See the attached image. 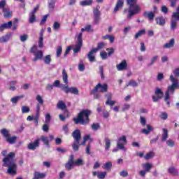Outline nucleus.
I'll list each match as a JSON object with an SVG mask.
<instances>
[{
    "instance_id": "obj_17",
    "label": "nucleus",
    "mask_w": 179,
    "mask_h": 179,
    "mask_svg": "<svg viewBox=\"0 0 179 179\" xmlns=\"http://www.w3.org/2000/svg\"><path fill=\"white\" fill-rule=\"evenodd\" d=\"M94 12V22L95 24H99V22L100 21V15L101 13H100V10H99V8H95L93 10Z\"/></svg>"
},
{
    "instance_id": "obj_57",
    "label": "nucleus",
    "mask_w": 179,
    "mask_h": 179,
    "mask_svg": "<svg viewBox=\"0 0 179 179\" xmlns=\"http://www.w3.org/2000/svg\"><path fill=\"white\" fill-rule=\"evenodd\" d=\"M106 176H107V172H99L98 173V178L104 179L106 178Z\"/></svg>"
},
{
    "instance_id": "obj_23",
    "label": "nucleus",
    "mask_w": 179,
    "mask_h": 179,
    "mask_svg": "<svg viewBox=\"0 0 179 179\" xmlns=\"http://www.w3.org/2000/svg\"><path fill=\"white\" fill-rule=\"evenodd\" d=\"M162 131L163 134H162L161 141L166 142L169 138V130L167 129L163 128Z\"/></svg>"
},
{
    "instance_id": "obj_24",
    "label": "nucleus",
    "mask_w": 179,
    "mask_h": 179,
    "mask_svg": "<svg viewBox=\"0 0 179 179\" xmlns=\"http://www.w3.org/2000/svg\"><path fill=\"white\" fill-rule=\"evenodd\" d=\"M3 17L6 19H10V17H12V10H9V8H6V10H3Z\"/></svg>"
},
{
    "instance_id": "obj_61",
    "label": "nucleus",
    "mask_w": 179,
    "mask_h": 179,
    "mask_svg": "<svg viewBox=\"0 0 179 179\" xmlns=\"http://www.w3.org/2000/svg\"><path fill=\"white\" fill-rule=\"evenodd\" d=\"M116 101H113V100H110V101H106V106H110V107H113V106H114L115 104Z\"/></svg>"
},
{
    "instance_id": "obj_40",
    "label": "nucleus",
    "mask_w": 179,
    "mask_h": 179,
    "mask_svg": "<svg viewBox=\"0 0 179 179\" xmlns=\"http://www.w3.org/2000/svg\"><path fill=\"white\" fill-rule=\"evenodd\" d=\"M48 8L50 10H54L55 8V0H49Z\"/></svg>"
},
{
    "instance_id": "obj_25",
    "label": "nucleus",
    "mask_w": 179,
    "mask_h": 179,
    "mask_svg": "<svg viewBox=\"0 0 179 179\" xmlns=\"http://www.w3.org/2000/svg\"><path fill=\"white\" fill-rule=\"evenodd\" d=\"M155 22L159 26H164L166 24V19L163 17H157L155 18Z\"/></svg>"
},
{
    "instance_id": "obj_30",
    "label": "nucleus",
    "mask_w": 179,
    "mask_h": 179,
    "mask_svg": "<svg viewBox=\"0 0 179 179\" xmlns=\"http://www.w3.org/2000/svg\"><path fill=\"white\" fill-rule=\"evenodd\" d=\"M90 141V142H93V139H92L91 138H90V135H85V136H84V138H83V142H81L80 144H79V145L80 146H81V145H83V146H85V145H86V141Z\"/></svg>"
},
{
    "instance_id": "obj_13",
    "label": "nucleus",
    "mask_w": 179,
    "mask_h": 179,
    "mask_svg": "<svg viewBox=\"0 0 179 179\" xmlns=\"http://www.w3.org/2000/svg\"><path fill=\"white\" fill-rule=\"evenodd\" d=\"M127 137L125 136H122V137H120L117 140V149H120V150H127V148H125L124 145H127Z\"/></svg>"
},
{
    "instance_id": "obj_22",
    "label": "nucleus",
    "mask_w": 179,
    "mask_h": 179,
    "mask_svg": "<svg viewBox=\"0 0 179 179\" xmlns=\"http://www.w3.org/2000/svg\"><path fill=\"white\" fill-rule=\"evenodd\" d=\"M122 6H124V0H118L113 10L114 13H117Z\"/></svg>"
},
{
    "instance_id": "obj_21",
    "label": "nucleus",
    "mask_w": 179,
    "mask_h": 179,
    "mask_svg": "<svg viewBox=\"0 0 179 179\" xmlns=\"http://www.w3.org/2000/svg\"><path fill=\"white\" fill-rule=\"evenodd\" d=\"M10 37H12L10 34H7L5 36L0 37V44L8 43V41L10 40Z\"/></svg>"
},
{
    "instance_id": "obj_14",
    "label": "nucleus",
    "mask_w": 179,
    "mask_h": 179,
    "mask_svg": "<svg viewBox=\"0 0 179 179\" xmlns=\"http://www.w3.org/2000/svg\"><path fill=\"white\" fill-rule=\"evenodd\" d=\"M40 138H38L35 140L34 142L29 143L27 145V148L29 150H36V149H37V148L40 146Z\"/></svg>"
},
{
    "instance_id": "obj_45",
    "label": "nucleus",
    "mask_w": 179,
    "mask_h": 179,
    "mask_svg": "<svg viewBox=\"0 0 179 179\" xmlns=\"http://www.w3.org/2000/svg\"><path fill=\"white\" fill-rule=\"evenodd\" d=\"M127 86H132L133 87H137V86H138V84L134 80H130Z\"/></svg>"
},
{
    "instance_id": "obj_38",
    "label": "nucleus",
    "mask_w": 179,
    "mask_h": 179,
    "mask_svg": "<svg viewBox=\"0 0 179 179\" xmlns=\"http://www.w3.org/2000/svg\"><path fill=\"white\" fill-rule=\"evenodd\" d=\"M145 33H146V30L145 29H141L140 31H138L134 36V38L136 40H138V38H139V37H141V36H143L145 34Z\"/></svg>"
},
{
    "instance_id": "obj_42",
    "label": "nucleus",
    "mask_w": 179,
    "mask_h": 179,
    "mask_svg": "<svg viewBox=\"0 0 179 179\" xmlns=\"http://www.w3.org/2000/svg\"><path fill=\"white\" fill-rule=\"evenodd\" d=\"M152 157H155V152H153V151H150L144 156L145 160H150Z\"/></svg>"
},
{
    "instance_id": "obj_58",
    "label": "nucleus",
    "mask_w": 179,
    "mask_h": 179,
    "mask_svg": "<svg viewBox=\"0 0 179 179\" xmlns=\"http://www.w3.org/2000/svg\"><path fill=\"white\" fill-rule=\"evenodd\" d=\"M166 145L168 146H169V148H173V146H174V145H176V143L174 142V141L169 139V140L166 141Z\"/></svg>"
},
{
    "instance_id": "obj_59",
    "label": "nucleus",
    "mask_w": 179,
    "mask_h": 179,
    "mask_svg": "<svg viewBox=\"0 0 179 179\" xmlns=\"http://www.w3.org/2000/svg\"><path fill=\"white\" fill-rule=\"evenodd\" d=\"M173 73L175 77H173L175 79L176 78H179V68L177 67L173 71Z\"/></svg>"
},
{
    "instance_id": "obj_27",
    "label": "nucleus",
    "mask_w": 179,
    "mask_h": 179,
    "mask_svg": "<svg viewBox=\"0 0 179 179\" xmlns=\"http://www.w3.org/2000/svg\"><path fill=\"white\" fill-rule=\"evenodd\" d=\"M174 44H176V41L174 38H171L169 43H166L164 45V48H172V47H174Z\"/></svg>"
},
{
    "instance_id": "obj_32",
    "label": "nucleus",
    "mask_w": 179,
    "mask_h": 179,
    "mask_svg": "<svg viewBox=\"0 0 179 179\" xmlns=\"http://www.w3.org/2000/svg\"><path fill=\"white\" fill-rule=\"evenodd\" d=\"M57 108L59 110H65V108H66V104H65L64 101L60 100L57 103Z\"/></svg>"
},
{
    "instance_id": "obj_56",
    "label": "nucleus",
    "mask_w": 179,
    "mask_h": 179,
    "mask_svg": "<svg viewBox=\"0 0 179 179\" xmlns=\"http://www.w3.org/2000/svg\"><path fill=\"white\" fill-rule=\"evenodd\" d=\"M158 57L157 56H154L152 59H151V62L150 64H148V66H152V65H153L155 64V62H156V61H157L158 59Z\"/></svg>"
},
{
    "instance_id": "obj_48",
    "label": "nucleus",
    "mask_w": 179,
    "mask_h": 179,
    "mask_svg": "<svg viewBox=\"0 0 179 179\" xmlns=\"http://www.w3.org/2000/svg\"><path fill=\"white\" fill-rule=\"evenodd\" d=\"M6 0H1L0 1V9H2V10H6L7 8L6 7Z\"/></svg>"
},
{
    "instance_id": "obj_4",
    "label": "nucleus",
    "mask_w": 179,
    "mask_h": 179,
    "mask_svg": "<svg viewBox=\"0 0 179 179\" xmlns=\"http://www.w3.org/2000/svg\"><path fill=\"white\" fill-rule=\"evenodd\" d=\"M92 114V111L90 110H83L77 115V117H74L73 121L78 125V124H81V125H87L90 122V119L89 117Z\"/></svg>"
},
{
    "instance_id": "obj_31",
    "label": "nucleus",
    "mask_w": 179,
    "mask_h": 179,
    "mask_svg": "<svg viewBox=\"0 0 179 179\" xmlns=\"http://www.w3.org/2000/svg\"><path fill=\"white\" fill-rule=\"evenodd\" d=\"M41 141H42V142H43V143H44V145H45V146H48V148H50V140L48 139V137H47L45 136H41Z\"/></svg>"
},
{
    "instance_id": "obj_47",
    "label": "nucleus",
    "mask_w": 179,
    "mask_h": 179,
    "mask_svg": "<svg viewBox=\"0 0 179 179\" xmlns=\"http://www.w3.org/2000/svg\"><path fill=\"white\" fill-rule=\"evenodd\" d=\"M21 111L22 114H27V113H30V108L29 106H23Z\"/></svg>"
},
{
    "instance_id": "obj_62",
    "label": "nucleus",
    "mask_w": 179,
    "mask_h": 179,
    "mask_svg": "<svg viewBox=\"0 0 179 179\" xmlns=\"http://www.w3.org/2000/svg\"><path fill=\"white\" fill-rule=\"evenodd\" d=\"M48 17V15H45L43 17V18H42V20H41V22H40V25H41V26L43 25V24H44V23H45V22H47Z\"/></svg>"
},
{
    "instance_id": "obj_8",
    "label": "nucleus",
    "mask_w": 179,
    "mask_h": 179,
    "mask_svg": "<svg viewBox=\"0 0 179 179\" xmlns=\"http://www.w3.org/2000/svg\"><path fill=\"white\" fill-rule=\"evenodd\" d=\"M29 52L34 55V57L32 59L33 62H36V61H41V59H43L44 53L43 52V50H37V46L36 45H34L31 48Z\"/></svg>"
},
{
    "instance_id": "obj_2",
    "label": "nucleus",
    "mask_w": 179,
    "mask_h": 179,
    "mask_svg": "<svg viewBox=\"0 0 179 179\" xmlns=\"http://www.w3.org/2000/svg\"><path fill=\"white\" fill-rule=\"evenodd\" d=\"M127 4L128 5V8H124L123 10V13L127 14V19L128 20H131L133 16L135 15H138L139 12H141V7L136 4L137 0H126Z\"/></svg>"
},
{
    "instance_id": "obj_49",
    "label": "nucleus",
    "mask_w": 179,
    "mask_h": 179,
    "mask_svg": "<svg viewBox=\"0 0 179 179\" xmlns=\"http://www.w3.org/2000/svg\"><path fill=\"white\" fill-rule=\"evenodd\" d=\"M99 73L101 79L104 80L106 77H104V67L103 66H99Z\"/></svg>"
},
{
    "instance_id": "obj_26",
    "label": "nucleus",
    "mask_w": 179,
    "mask_h": 179,
    "mask_svg": "<svg viewBox=\"0 0 179 179\" xmlns=\"http://www.w3.org/2000/svg\"><path fill=\"white\" fill-rule=\"evenodd\" d=\"M153 131V127L150 124H147V129H143L141 130V134H144L145 135H149L150 132Z\"/></svg>"
},
{
    "instance_id": "obj_7",
    "label": "nucleus",
    "mask_w": 179,
    "mask_h": 179,
    "mask_svg": "<svg viewBox=\"0 0 179 179\" xmlns=\"http://www.w3.org/2000/svg\"><path fill=\"white\" fill-rule=\"evenodd\" d=\"M72 136L75 140L74 143L72 145V148L74 152H78L79 150V145H80V141L82 139V135L80 134V129H76L72 133Z\"/></svg>"
},
{
    "instance_id": "obj_53",
    "label": "nucleus",
    "mask_w": 179,
    "mask_h": 179,
    "mask_svg": "<svg viewBox=\"0 0 179 179\" xmlns=\"http://www.w3.org/2000/svg\"><path fill=\"white\" fill-rule=\"evenodd\" d=\"M34 118H40V105L38 103L36 106V113L35 117H34Z\"/></svg>"
},
{
    "instance_id": "obj_3",
    "label": "nucleus",
    "mask_w": 179,
    "mask_h": 179,
    "mask_svg": "<svg viewBox=\"0 0 179 179\" xmlns=\"http://www.w3.org/2000/svg\"><path fill=\"white\" fill-rule=\"evenodd\" d=\"M169 79L172 84L169 85L165 92V97H164V101H166L167 106H170V102L169 100H170V93L172 94H174L176 90L177 89H179V80L177 78H174V76L171 75L169 77Z\"/></svg>"
},
{
    "instance_id": "obj_11",
    "label": "nucleus",
    "mask_w": 179,
    "mask_h": 179,
    "mask_svg": "<svg viewBox=\"0 0 179 179\" xmlns=\"http://www.w3.org/2000/svg\"><path fill=\"white\" fill-rule=\"evenodd\" d=\"M155 94V96H152V101H154V103H157L159 100H162L163 99V96H164V92H163V90H162V89L156 87Z\"/></svg>"
},
{
    "instance_id": "obj_46",
    "label": "nucleus",
    "mask_w": 179,
    "mask_h": 179,
    "mask_svg": "<svg viewBox=\"0 0 179 179\" xmlns=\"http://www.w3.org/2000/svg\"><path fill=\"white\" fill-rule=\"evenodd\" d=\"M61 54H62V46H58L56 50L57 58H59V57H61Z\"/></svg>"
},
{
    "instance_id": "obj_5",
    "label": "nucleus",
    "mask_w": 179,
    "mask_h": 179,
    "mask_svg": "<svg viewBox=\"0 0 179 179\" xmlns=\"http://www.w3.org/2000/svg\"><path fill=\"white\" fill-rule=\"evenodd\" d=\"M62 79L64 83L66 85L62 87V92H64L66 94H69V93L76 95L79 94V90H78L76 87H69V86H68V73H66V71L65 69L62 70Z\"/></svg>"
},
{
    "instance_id": "obj_36",
    "label": "nucleus",
    "mask_w": 179,
    "mask_h": 179,
    "mask_svg": "<svg viewBox=\"0 0 179 179\" xmlns=\"http://www.w3.org/2000/svg\"><path fill=\"white\" fill-rule=\"evenodd\" d=\"M143 167L145 169L144 171H145L147 173L150 171V170L152 169V164L149 162L145 163L142 164Z\"/></svg>"
},
{
    "instance_id": "obj_60",
    "label": "nucleus",
    "mask_w": 179,
    "mask_h": 179,
    "mask_svg": "<svg viewBox=\"0 0 179 179\" xmlns=\"http://www.w3.org/2000/svg\"><path fill=\"white\" fill-rule=\"evenodd\" d=\"M159 117H160V118H161L162 120H167L169 115H167V113H166V112H162V113L160 114Z\"/></svg>"
},
{
    "instance_id": "obj_15",
    "label": "nucleus",
    "mask_w": 179,
    "mask_h": 179,
    "mask_svg": "<svg viewBox=\"0 0 179 179\" xmlns=\"http://www.w3.org/2000/svg\"><path fill=\"white\" fill-rule=\"evenodd\" d=\"M143 16L145 17V19H148L150 22H153L155 20V12L153 11H145L143 13Z\"/></svg>"
},
{
    "instance_id": "obj_52",
    "label": "nucleus",
    "mask_w": 179,
    "mask_h": 179,
    "mask_svg": "<svg viewBox=\"0 0 179 179\" xmlns=\"http://www.w3.org/2000/svg\"><path fill=\"white\" fill-rule=\"evenodd\" d=\"M98 92H93V89L90 91V94L94 95V99H100V94L97 93Z\"/></svg>"
},
{
    "instance_id": "obj_12",
    "label": "nucleus",
    "mask_w": 179,
    "mask_h": 179,
    "mask_svg": "<svg viewBox=\"0 0 179 179\" xmlns=\"http://www.w3.org/2000/svg\"><path fill=\"white\" fill-rule=\"evenodd\" d=\"M83 36V34L82 32H80L78 36L77 44L73 48V52L75 53L79 52V51H80V49L82 48V45H83V40L82 39Z\"/></svg>"
},
{
    "instance_id": "obj_63",
    "label": "nucleus",
    "mask_w": 179,
    "mask_h": 179,
    "mask_svg": "<svg viewBox=\"0 0 179 179\" xmlns=\"http://www.w3.org/2000/svg\"><path fill=\"white\" fill-rule=\"evenodd\" d=\"M50 121H51V115L50 113H47L45 115V124H49Z\"/></svg>"
},
{
    "instance_id": "obj_43",
    "label": "nucleus",
    "mask_w": 179,
    "mask_h": 179,
    "mask_svg": "<svg viewBox=\"0 0 179 179\" xmlns=\"http://www.w3.org/2000/svg\"><path fill=\"white\" fill-rule=\"evenodd\" d=\"M23 97H24V95H20L13 97L11 98V102H13L14 104H16V103H17V101H19L20 99H23Z\"/></svg>"
},
{
    "instance_id": "obj_28",
    "label": "nucleus",
    "mask_w": 179,
    "mask_h": 179,
    "mask_svg": "<svg viewBox=\"0 0 179 179\" xmlns=\"http://www.w3.org/2000/svg\"><path fill=\"white\" fill-rule=\"evenodd\" d=\"M105 142V150H109L110 148H111V140L108 138V137H106L104 138Z\"/></svg>"
},
{
    "instance_id": "obj_51",
    "label": "nucleus",
    "mask_w": 179,
    "mask_h": 179,
    "mask_svg": "<svg viewBox=\"0 0 179 179\" xmlns=\"http://www.w3.org/2000/svg\"><path fill=\"white\" fill-rule=\"evenodd\" d=\"M91 128L93 131H97L100 129V124L99 123H94L92 124Z\"/></svg>"
},
{
    "instance_id": "obj_9",
    "label": "nucleus",
    "mask_w": 179,
    "mask_h": 179,
    "mask_svg": "<svg viewBox=\"0 0 179 179\" xmlns=\"http://www.w3.org/2000/svg\"><path fill=\"white\" fill-rule=\"evenodd\" d=\"M179 21V7L177 8V12H174L172 14V18L171 20V29L176 30L177 29V23Z\"/></svg>"
},
{
    "instance_id": "obj_1",
    "label": "nucleus",
    "mask_w": 179,
    "mask_h": 179,
    "mask_svg": "<svg viewBox=\"0 0 179 179\" xmlns=\"http://www.w3.org/2000/svg\"><path fill=\"white\" fill-rule=\"evenodd\" d=\"M1 155L4 157L6 156L3 159V162H4L3 166L8 168L7 173L11 176H16V168L17 167V165H16V163L15 162V152H11L8 154V150H3L1 152Z\"/></svg>"
},
{
    "instance_id": "obj_50",
    "label": "nucleus",
    "mask_w": 179,
    "mask_h": 179,
    "mask_svg": "<svg viewBox=\"0 0 179 179\" xmlns=\"http://www.w3.org/2000/svg\"><path fill=\"white\" fill-rule=\"evenodd\" d=\"M112 167L113 164L110 162H108L103 165V169H105V170H110Z\"/></svg>"
},
{
    "instance_id": "obj_41",
    "label": "nucleus",
    "mask_w": 179,
    "mask_h": 179,
    "mask_svg": "<svg viewBox=\"0 0 179 179\" xmlns=\"http://www.w3.org/2000/svg\"><path fill=\"white\" fill-rule=\"evenodd\" d=\"M34 177H35V178H45V173H41L40 172H37V171H35L34 173Z\"/></svg>"
},
{
    "instance_id": "obj_54",
    "label": "nucleus",
    "mask_w": 179,
    "mask_h": 179,
    "mask_svg": "<svg viewBox=\"0 0 179 179\" xmlns=\"http://www.w3.org/2000/svg\"><path fill=\"white\" fill-rule=\"evenodd\" d=\"M36 100H37V101L38 102L39 104H41V106H43V104H44V100H43V98L41 97V95H37Z\"/></svg>"
},
{
    "instance_id": "obj_10",
    "label": "nucleus",
    "mask_w": 179,
    "mask_h": 179,
    "mask_svg": "<svg viewBox=\"0 0 179 179\" xmlns=\"http://www.w3.org/2000/svg\"><path fill=\"white\" fill-rule=\"evenodd\" d=\"M93 92L107 93L108 92V85L107 83L101 84L99 83L93 89Z\"/></svg>"
},
{
    "instance_id": "obj_39",
    "label": "nucleus",
    "mask_w": 179,
    "mask_h": 179,
    "mask_svg": "<svg viewBox=\"0 0 179 179\" xmlns=\"http://www.w3.org/2000/svg\"><path fill=\"white\" fill-rule=\"evenodd\" d=\"M16 139H17V137L16 136H14L13 137H10V136L9 137H8L6 138V141H7V142H8V143L13 145V143H15Z\"/></svg>"
},
{
    "instance_id": "obj_19",
    "label": "nucleus",
    "mask_w": 179,
    "mask_h": 179,
    "mask_svg": "<svg viewBox=\"0 0 179 179\" xmlns=\"http://www.w3.org/2000/svg\"><path fill=\"white\" fill-rule=\"evenodd\" d=\"M117 71H125L128 68L127 60H122L119 64L116 66Z\"/></svg>"
},
{
    "instance_id": "obj_16",
    "label": "nucleus",
    "mask_w": 179,
    "mask_h": 179,
    "mask_svg": "<svg viewBox=\"0 0 179 179\" xmlns=\"http://www.w3.org/2000/svg\"><path fill=\"white\" fill-rule=\"evenodd\" d=\"M97 52V49L94 50L93 48L88 52L87 58L90 62H96V56L94 54Z\"/></svg>"
},
{
    "instance_id": "obj_20",
    "label": "nucleus",
    "mask_w": 179,
    "mask_h": 179,
    "mask_svg": "<svg viewBox=\"0 0 179 179\" xmlns=\"http://www.w3.org/2000/svg\"><path fill=\"white\" fill-rule=\"evenodd\" d=\"M12 21H9L8 22L3 23L0 26V31L1 33H2V31H3V30H6L9 29H12Z\"/></svg>"
},
{
    "instance_id": "obj_34",
    "label": "nucleus",
    "mask_w": 179,
    "mask_h": 179,
    "mask_svg": "<svg viewBox=\"0 0 179 179\" xmlns=\"http://www.w3.org/2000/svg\"><path fill=\"white\" fill-rule=\"evenodd\" d=\"M168 171L170 174H172V176H178V171H177L174 166L169 168Z\"/></svg>"
},
{
    "instance_id": "obj_18",
    "label": "nucleus",
    "mask_w": 179,
    "mask_h": 179,
    "mask_svg": "<svg viewBox=\"0 0 179 179\" xmlns=\"http://www.w3.org/2000/svg\"><path fill=\"white\" fill-rule=\"evenodd\" d=\"M39 39L38 41L39 48L44 47V29H41L39 34Z\"/></svg>"
},
{
    "instance_id": "obj_64",
    "label": "nucleus",
    "mask_w": 179,
    "mask_h": 179,
    "mask_svg": "<svg viewBox=\"0 0 179 179\" xmlns=\"http://www.w3.org/2000/svg\"><path fill=\"white\" fill-rule=\"evenodd\" d=\"M27 38H29V36L27 34H24L20 36V41L24 43V41H26Z\"/></svg>"
},
{
    "instance_id": "obj_6",
    "label": "nucleus",
    "mask_w": 179,
    "mask_h": 179,
    "mask_svg": "<svg viewBox=\"0 0 179 179\" xmlns=\"http://www.w3.org/2000/svg\"><path fill=\"white\" fill-rule=\"evenodd\" d=\"M84 164H85V161H83L82 158H79L75 161V155H70L67 163L65 164V169L68 171H71V169H73L74 166L80 167V166H83Z\"/></svg>"
},
{
    "instance_id": "obj_33",
    "label": "nucleus",
    "mask_w": 179,
    "mask_h": 179,
    "mask_svg": "<svg viewBox=\"0 0 179 179\" xmlns=\"http://www.w3.org/2000/svg\"><path fill=\"white\" fill-rule=\"evenodd\" d=\"M51 61H52L51 59V55H47L43 57V62L46 65H50V64H51Z\"/></svg>"
},
{
    "instance_id": "obj_37",
    "label": "nucleus",
    "mask_w": 179,
    "mask_h": 179,
    "mask_svg": "<svg viewBox=\"0 0 179 179\" xmlns=\"http://www.w3.org/2000/svg\"><path fill=\"white\" fill-rule=\"evenodd\" d=\"M36 22H37L36 14H32L31 13H29V22L33 24Z\"/></svg>"
},
{
    "instance_id": "obj_55",
    "label": "nucleus",
    "mask_w": 179,
    "mask_h": 179,
    "mask_svg": "<svg viewBox=\"0 0 179 179\" xmlns=\"http://www.w3.org/2000/svg\"><path fill=\"white\" fill-rule=\"evenodd\" d=\"M61 27V24L58 22H55L53 24V29L55 31L59 30V28Z\"/></svg>"
},
{
    "instance_id": "obj_29",
    "label": "nucleus",
    "mask_w": 179,
    "mask_h": 179,
    "mask_svg": "<svg viewBox=\"0 0 179 179\" xmlns=\"http://www.w3.org/2000/svg\"><path fill=\"white\" fill-rule=\"evenodd\" d=\"M93 4V0H83L80 2L81 6H90Z\"/></svg>"
},
{
    "instance_id": "obj_35",
    "label": "nucleus",
    "mask_w": 179,
    "mask_h": 179,
    "mask_svg": "<svg viewBox=\"0 0 179 179\" xmlns=\"http://www.w3.org/2000/svg\"><path fill=\"white\" fill-rule=\"evenodd\" d=\"M0 132L1 135H3L4 138H6V139H7L10 136V134H9L8 130L6 129H2L1 130H0Z\"/></svg>"
},
{
    "instance_id": "obj_44",
    "label": "nucleus",
    "mask_w": 179,
    "mask_h": 179,
    "mask_svg": "<svg viewBox=\"0 0 179 179\" xmlns=\"http://www.w3.org/2000/svg\"><path fill=\"white\" fill-rule=\"evenodd\" d=\"M104 47H106V43H104V42H100L97 44V48H92L94 50H97V52L99 50H103V48H104Z\"/></svg>"
}]
</instances>
